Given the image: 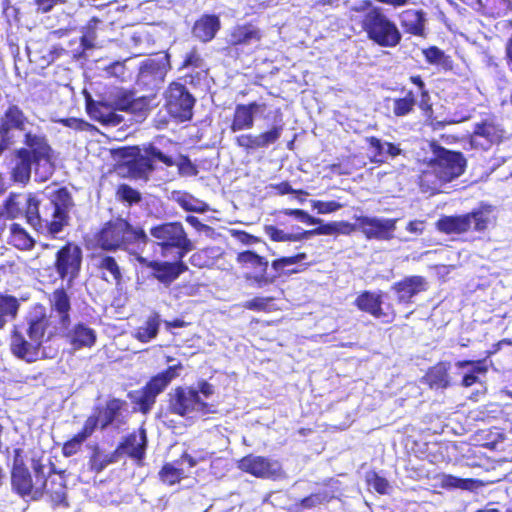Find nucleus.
I'll list each match as a JSON object with an SVG mask.
<instances>
[{"label": "nucleus", "mask_w": 512, "mask_h": 512, "mask_svg": "<svg viewBox=\"0 0 512 512\" xmlns=\"http://www.w3.org/2000/svg\"><path fill=\"white\" fill-rule=\"evenodd\" d=\"M183 65H184V67H188V66L200 67L201 58H200L199 54L195 51H192L191 53H189L186 56Z\"/></svg>", "instance_id": "0e129e2a"}, {"label": "nucleus", "mask_w": 512, "mask_h": 512, "mask_svg": "<svg viewBox=\"0 0 512 512\" xmlns=\"http://www.w3.org/2000/svg\"><path fill=\"white\" fill-rule=\"evenodd\" d=\"M52 313L59 318L60 329L67 330L70 324V298L64 289H56L50 296Z\"/></svg>", "instance_id": "5701e85b"}, {"label": "nucleus", "mask_w": 512, "mask_h": 512, "mask_svg": "<svg viewBox=\"0 0 512 512\" xmlns=\"http://www.w3.org/2000/svg\"><path fill=\"white\" fill-rule=\"evenodd\" d=\"M261 37V32L256 26L245 24L231 28L226 41L232 46H248L258 43Z\"/></svg>", "instance_id": "412c9836"}, {"label": "nucleus", "mask_w": 512, "mask_h": 512, "mask_svg": "<svg viewBox=\"0 0 512 512\" xmlns=\"http://www.w3.org/2000/svg\"><path fill=\"white\" fill-rule=\"evenodd\" d=\"M283 214L287 216H293L301 222H307L309 224L315 225L321 223V219L314 218L306 213L304 210L300 209H284L282 211Z\"/></svg>", "instance_id": "49530a36"}, {"label": "nucleus", "mask_w": 512, "mask_h": 512, "mask_svg": "<svg viewBox=\"0 0 512 512\" xmlns=\"http://www.w3.org/2000/svg\"><path fill=\"white\" fill-rule=\"evenodd\" d=\"M449 363H439L432 367L427 373V379L431 387L446 388L449 386L448 379Z\"/></svg>", "instance_id": "4c0bfd02"}, {"label": "nucleus", "mask_w": 512, "mask_h": 512, "mask_svg": "<svg viewBox=\"0 0 512 512\" xmlns=\"http://www.w3.org/2000/svg\"><path fill=\"white\" fill-rule=\"evenodd\" d=\"M117 196L129 204L137 203L141 199L140 193L128 185H121L117 190Z\"/></svg>", "instance_id": "a18cd8bd"}, {"label": "nucleus", "mask_w": 512, "mask_h": 512, "mask_svg": "<svg viewBox=\"0 0 512 512\" xmlns=\"http://www.w3.org/2000/svg\"><path fill=\"white\" fill-rule=\"evenodd\" d=\"M73 206L72 196L66 188L46 189L41 199L33 194L11 193L5 201L8 217L25 214L28 223L36 230L54 237L68 225Z\"/></svg>", "instance_id": "f257e3e1"}, {"label": "nucleus", "mask_w": 512, "mask_h": 512, "mask_svg": "<svg viewBox=\"0 0 512 512\" xmlns=\"http://www.w3.org/2000/svg\"><path fill=\"white\" fill-rule=\"evenodd\" d=\"M58 122L74 130H85L90 126L87 122L77 118L60 119Z\"/></svg>", "instance_id": "052dcab7"}, {"label": "nucleus", "mask_w": 512, "mask_h": 512, "mask_svg": "<svg viewBox=\"0 0 512 512\" xmlns=\"http://www.w3.org/2000/svg\"><path fill=\"white\" fill-rule=\"evenodd\" d=\"M393 289L400 302H409L414 295L425 289V281L420 276H412L396 283Z\"/></svg>", "instance_id": "c756f323"}, {"label": "nucleus", "mask_w": 512, "mask_h": 512, "mask_svg": "<svg viewBox=\"0 0 512 512\" xmlns=\"http://www.w3.org/2000/svg\"><path fill=\"white\" fill-rule=\"evenodd\" d=\"M306 258L307 255L305 253H299L295 256L282 257L280 259L274 260L272 262V268L276 272L274 275H269L267 273L268 261L252 251L239 253L237 256V261L243 265H247L248 267L255 269V273L253 275H248L246 277L248 280H252L258 287H265L269 284H272L286 267L297 264Z\"/></svg>", "instance_id": "6e6552de"}, {"label": "nucleus", "mask_w": 512, "mask_h": 512, "mask_svg": "<svg viewBox=\"0 0 512 512\" xmlns=\"http://www.w3.org/2000/svg\"><path fill=\"white\" fill-rule=\"evenodd\" d=\"M8 243L19 250H31L35 240L22 225L12 223L9 226Z\"/></svg>", "instance_id": "473e14b6"}, {"label": "nucleus", "mask_w": 512, "mask_h": 512, "mask_svg": "<svg viewBox=\"0 0 512 512\" xmlns=\"http://www.w3.org/2000/svg\"><path fill=\"white\" fill-rule=\"evenodd\" d=\"M35 472V480L29 470L21 463L15 461L12 473L11 484L13 489L21 496L30 494L33 490L36 493H41L47 489V479L45 474V467L36 462L33 465Z\"/></svg>", "instance_id": "f8f14e48"}, {"label": "nucleus", "mask_w": 512, "mask_h": 512, "mask_svg": "<svg viewBox=\"0 0 512 512\" xmlns=\"http://www.w3.org/2000/svg\"><path fill=\"white\" fill-rule=\"evenodd\" d=\"M415 103V96L412 91H409L403 98L394 99L393 113L399 117L406 116L413 110Z\"/></svg>", "instance_id": "a19ab883"}, {"label": "nucleus", "mask_w": 512, "mask_h": 512, "mask_svg": "<svg viewBox=\"0 0 512 512\" xmlns=\"http://www.w3.org/2000/svg\"><path fill=\"white\" fill-rule=\"evenodd\" d=\"M198 394L200 393L204 398H209L213 393V386L207 382H201L198 386Z\"/></svg>", "instance_id": "774afa93"}, {"label": "nucleus", "mask_w": 512, "mask_h": 512, "mask_svg": "<svg viewBox=\"0 0 512 512\" xmlns=\"http://www.w3.org/2000/svg\"><path fill=\"white\" fill-rule=\"evenodd\" d=\"M145 153H146L145 157H149L150 159L156 158L159 161L166 164L167 166L175 165V162L173 161V159L171 157L166 156L158 148H156L154 146H149L147 149H145Z\"/></svg>", "instance_id": "603ef678"}, {"label": "nucleus", "mask_w": 512, "mask_h": 512, "mask_svg": "<svg viewBox=\"0 0 512 512\" xmlns=\"http://www.w3.org/2000/svg\"><path fill=\"white\" fill-rule=\"evenodd\" d=\"M265 234L270 237L271 240L276 242H287V241H301L303 240L302 232L296 234L286 233L283 230L273 226L266 225L264 227Z\"/></svg>", "instance_id": "79ce46f5"}, {"label": "nucleus", "mask_w": 512, "mask_h": 512, "mask_svg": "<svg viewBox=\"0 0 512 512\" xmlns=\"http://www.w3.org/2000/svg\"><path fill=\"white\" fill-rule=\"evenodd\" d=\"M396 219L363 216L357 219L358 229L367 239L391 240L396 230Z\"/></svg>", "instance_id": "f3484780"}, {"label": "nucleus", "mask_w": 512, "mask_h": 512, "mask_svg": "<svg viewBox=\"0 0 512 512\" xmlns=\"http://www.w3.org/2000/svg\"><path fill=\"white\" fill-rule=\"evenodd\" d=\"M166 108L169 114L181 121L192 117L195 99L187 88L179 83H172L165 92Z\"/></svg>", "instance_id": "2eb2a0df"}, {"label": "nucleus", "mask_w": 512, "mask_h": 512, "mask_svg": "<svg viewBox=\"0 0 512 512\" xmlns=\"http://www.w3.org/2000/svg\"><path fill=\"white\" fill-rule=\"evenodd\" d=\"M274 189H276L280 194H288V193H295L300 195H308L307 192L303 190H295L291 187V185L288 182H282L276 185H272Z\"/></svg>", "instance_id": "e2e57ef3"}, {"label": "nucleus", "mask_w": 512, "mask_h": 512, "mask_svg": "<svg viewBox=\"0 0 512 512\" xmlns=\"http://www.w3.org/2000/svg\"><path fill=\"white\" fill-rule=\"evenodd\" d=\"M334 231H335L334 226L331 224H327V225H323V226L318 227L313 230L303 231L302 237L304 240V239L309 238L312 235H330V234L334 233Z\"/></svg>", "instance_id": "bf43d9fd"}, {"label": "nucleus", "mask_w": 512, "mask_h": 512, "mask_svg": "<svg viewBox=\"0 0 512 512\" xmlns=\"http://www.w3.org/2000/svg\"><path fill=\"white\" fill-rule=\"evenodd\" d=\"M261 105L256 102L248 105L239 104L234 111L233 122L231 124L232 132L251 129L254 125V115Z\"/></svg>", "instance_id": "b1692460"}, {"label": "nucleus", "mask_w": 512, "mask_h": 512, "mask_svg": "<svg viewBox=\"0 0 512 512\" xmlns=\"http://www.w3.org/2000/svg\"><path fill=\"white\" fill-rule=\"evenodd\" d=\"M426 60L430 64H441L444 60V53L437 47H430L423 51Z\"/></svg>", "instance_id": "6e6d98bb"}, {"label": "nucleus", "mask_w": 512, "mask_h": 512, "mask_svg": "<svg viewBox=\"0 0 512 512\" xmlns=\"http://www.w3.org/2000/svg\"><path fill=\"white\" fill-rule=\"evenodd\" d=\"M369 485L381 494L388 493L390 488L389 482L376 474H373L372 478L368 479Z\"/></svg>", "instance_id": "5fc2aeb1"}, {"label": "nucleus", "mask_w": 512, "mask_h": 512, "mask_svg": "<svg viewBox=\"0 0 512 512\" xmlns=\"http://www.w3.org/2000/svg\"><path fill=\"white\" fill-rule=\"evenodd\" d=\"M220 29V20L215 15H203L193 26L194 37L202 42L211 41Z\"/></svg>", "instance_id": "bb28decb"}, {"label": "nucleus", "mask_w": 512, "mask_h": 512, "mask_svg": "<svg viewBox=\"0 0 512 512\" xmlns=\"http://www.w3.org/2000/svg\"><path fill=\"white\" fill-rule=\"evenodd\" d=\"M312 206L320 214H327V213L335 212L342 207V205L340 203L335 202V201L324 202V201H319V200H313Z\"/></svg>", "instance_id": "8fccbe9b"}, {"label": "nucleus", "mask_w": 512, "mask_h": 512, "mask_svg": "<svg viewBox=\"0 0 512 512\" xmlns=\"http://www.w3.org/2000/svg\"><path fill=\"white\" fill-rule=\"evenodd\" d=\"M180 368L181 365L170 366L147 383L138 401L139 408L143 413L150 411L155 403L156 396L167 387L172 379L178 376L177 370Z\"/></svg>", "instance_id": "dca6fc26"}, {"label": "nucleus", "mask_w": 512, "mask_h": 512, "mask_svg": "<svg viewBox=\"0 0 512 512\" xmlns=\"http://www.w3.org/2000/svg\"><path fill=\"white\" fill-rule=\"evenodd\" d=\"M147 445V436L145 429L141 428L139 433H133L128 436L123 444L119 447L124 453L130 457L141 460L144 457Z\"/></svg>", "instance_id": "cd10ccee"}, {"label": "nucleus", "mask_w": 512, "mask_h": 512, "mask_svg": "<svg viewBox=\"0 0 512 512\" xmlns=\"http://www.w3.org/2000/svg\"><path fill=\"white\" fill-rule=\"evenodd\" d=\"M92 264L100 273L103 280L108 283L119 284L122 279L121 269L112 256L105 254H95L92 257Z\"/></svg>", "instance_id": "4be33fe9"}, {"label": "nucleus", "mask_w": 512, "mask_h": 512, "mask_svg": "<svg viewBox=\"0 0 512 512\" xmlns=\"http://www.w3.org/2000/svg\"><path fill=\"white\" fill-rule=\"evenodd\" d=\"M424 227H425V223L424 221H421V220H414V221H410L407 225V230L410 232V233H413V234H416V235H419V234H422L423 230H424Z\"/></svg>", "instance_id": "69168bd1"}, {"label": "nucleus", "mask_w": 512, "mask_h": 512, "mask_svg": "<svg viewBox=\"0 0 512 512\" xmlns=\"http://www.w3.org/2000/svg\"><path fill=\"white\" fill-rule=\"evenodd\" d=\"M174 260V262L151 261L147 266L154 271L156 279L164 284H170L188 269L182 260Z\"/></svg>", "instance_id": "aec40b11"}, {"label": "nucleus", "mask_w": 512, "mask_h": 512, "mask_svg": "<svg viewBox=\"0 0 512 512\" xmlns=\"http://www.w3.org/2000/svg\"><path fill=\"white\" fill-rule=\"evenodd\" d=\"M19 305L15 297L0 293V330L4 329L8 322L16 318Z\"/></svg>", "instance_id": "f704fd0d"}, {"label": "nucleus", "mask_w": 512, "mask_h": 512, "mask_svg": "<svg viewBox=\"0 0 512 512\" xmlns=\"http://www.w3.org/2000/svg\"><path fill=\"white\" fill-rule=\"evenodd\" d=\"M283 132L282 125H275L270 130L257 135L259 148H266L276 143Z\"/></svg>", "instance_id": "37998d69"}, {"label": "nucleus", "mask_w": 512, "mask_h": 512, "mask_svg": "<svg viewBox=\"0 0 512 512\" xmlns=\"http://www.w3.org/2000/svg\"><path fill=\"white\" fill-rule=\"evenodd\" d=\"M47 329L48 319L44 315L30 317L25 328L15 327L10 338L12 354L28 363L37 361L41 355L44 337L47 334V338H50L52 334Z\"/></svg>", "instance_id": "39448f33"}, {"label": "nucleus", "mask_w": 512, "mask_h": 512, "mask_svg": "<svg viewBox=\"0 0 512 512\" xmlns=\"http://www.w3.org/2000/svg\"><path fill=\"white\" fill-rule=\"evenodd\" d=\"M117 461L118 450L114 451L113 453H104L99 449L98 446H94L92 455L89 459V468L95 473H100L109 464L115 463Z\"/></svg>", "instance_id": "c9c22d12"}, {"label": "nucleus", "mask_w": 512, "mask_h": 512, "mask_svg": "<svg viewBox=\"0 0 512 512\" xmlns=\"http://www.w3.org/2000/svg\"><path fill=\"white\" fill-rule=\"evenodd\" d=\"M183 475L181 469H177L171 464H166L160 471V478L163 482L173 485L178 482Z\"/></svg>", "instance_id": "c03bdc74"}, {"label": "nucleus", "mask_w": 512, "mask_h": 512, "mask_svg": "<svg viewBox=\"0 0 512 512\" xmlns=\"http://www.w3.org/2000/svg\"><path fill=\"white\" fill-rule=\"evenodd\" d=\"M147 102L143 98H134V94L118 90L110 96L107 102H94L87 99L89 115L104 125L117 126L124 119L117 111L129 112L138 117L145 116Z\"/></svg>", "instance_id": "20e7f679"}, {"label": "nucleus", "mask_w": 512, "mask_h": 512, "mask_svg": "<svg viewBox=\"0 0 512 512\" xmlns=\"http://www.w3.org/2000/svg\"><path fill=\"white\" fill-rule=\"evenodd\" d=\"M172 412L180 416H190L192 413L207 414L213 412L211 405L206 403L196 389L178 387L171 397Z\"/></svg>", "instance_id": "4468645a"}, {"label": "nucleus", "mask_w": 512, "mask_h": 512, "mask_svg": "<svg viewBox=\"0 0 512 512\" xmlns=\"http://www.w3.org/2000/svg\"><path fill=\"white\" fill-rule=\"evenodd\" d=\"M147 234L133 228L126 220L117 219L107 223L98 235V245L104 250H127L134 244H147Z\"/></svg>", "instance_id": "0eeeda50"}, {"label": "nucleus", "mask_w": 512, "mask_h": 512, "mask_svg": "<svg viewBox=\"0 0 512 512\" xmlns=\"http://www.w3.org/2000/svg\"><path fill=\"white\" fill-rule=\"evenodd\" d=\"M15 158L12 178L17 183L29 182L32 166L35 177L40 182L46 181L54 173L53 149L50 144L20 147L15 151Z\"/></svg>", "instance_id": "7ed1b4c3"}, {"label": "nucleus", "mask_w": 512, "mask_h": 512, "mask_svg": "<svg viewBox=\"0 0 512 512\" xmlns=\"http://www.w3.org/2000/svg\"><path fill=\"white\" fill-rule=\"evenodd\" d=\"M84 441L85 439H82V437L79 434L75 435L71 440L67 441L64 444L62 449L63 455L66 457H70L76 454L80 450Z\"/></svg>", "instance_id": "de8ad7c7"}, {"label": "nucleus", "mask_w": 512, "mask_h": 512, "mask_svg": "<svg viewBox=\"0 0 512 512\" xmlns=\"http://www.w3.org/2000/svg\"><path fill=\"white\" fill-rule=\"evenodd\" d=\"M99 419L96 416H90L84 423L83 429L78 434L82 437V439H87L90 437L95 431L98 425Z\"/></svg>", "instance_id": "4d7b16f0"}, {"label": "nucleus", "mask_w": 512, "mask_h": 512, "mask_svg": "<svg viewBox=\"0 0 512 512\" xmlns=\"http://www.w3.org/2000/svg\"><path fill=\"white\" fill-rule=\"evenodd\" d=\"M20 141L23 146L49 144L43 128L16 104H10L0 117V155Z\"/></svg>", "instance_id": "f03ea898"}, {"label": "nucleus", "mask_w": 512, "mask_h": 512, "mask_svg": "<svg viewBox=\"0 0 512 512\" xmlns=\"http://www.w3.org/2000/svg\"><path fill=\"white\" fill-rule=\"evenodd\" d=\"M150 236L164 258L182 260L188 252L194 249L181 222H166L153 226L150 229Z\"/></svg>", "instance_id": "423d86ee"}, {"label": "nucleus", "mask_w": 512, "mask_h": 512, "mask_svg": "<svg viewBox=\"0 0 512 512\" xmlns=\"http://www.w3.org/2000/svg\"><path fill=\"white\" fill-rule=\"evenodd\" d=\"M466 166V161L461 153L443 150L432 164V171L425 172L423 181H430L434 176L441 185L459 177Z\"/></svg>", "instance_id": "9b49d317"}, {"label": "nucleus", "mask_w": 512, "mask_h": 512, "mask_svg": "<svg viewBox=\"0 0 512 512\" xmlns=\"http://www.w3.org/2000/svg\"><path fill=\"white\" fill-rule=\"evenodd\" d=\"M135 169L138 170L140 177H146L154 170L152 160L149 157L141 156L135 161Z\"/></svg>", "instance_id": "3c124183"}, {"label": "nucleus", "mask_w": 512, "mask_h": 512, "mask_svg": "<svg viewBox=\"0 0 512 512\" xmlns=\"http://www.w3.org/2000/svg\"><path fill=\"white\" fill-rule=\"evenodd\" d=\"M490 222V211L475 210L459 216H446L438 220L437 228L446 234H461L467 232L473 225L476 231H483Z\"/></svg>", "instance_id": "9d476101"}, {"label": "nucleus", "mask_w": 512, "mask_h": 512, "mask_svg": "<svg viewBox=\"0 0 512 512\" xmlns=\"http://www.w3.org/2000/svg\"><path fill=\"white\" fill-rule=\"evenodd\" d=\"M370 148L373 150L371 162L376 164L384 163L388 156L396 157L401 153V149L389 142L381 141L376 137L367 138Z\"/></svg>", "instance_id": "c85d7f7f"}, {"label": "nucleus", "mask_w": 512, "mask_h": 512, "mask_svg": "<svg viewBox=\"0 0 512 512\" xmlns=\"http://www.w3.org/2000/svg\"><path fill=\"white\" fill-rule=\"evenodd\" d=\"M171 199L188 212L204 213L208 210V205L204 201L187 192L173 191Z\"/></svg>", "instance_id": "72a5a7b5"}, {"label": "nucleus", "mask_w": 512, "mask_h": 512, "mask_svg": "<svg viewBox=\"0 0 512 512\" xmlns=\"http://www.w3.org/2000/svg\"><path fill=\"white\" fill-rule=\"evenodd\" d=\"M476 134L486 137L489 141L493 142L496 139L495 128L490 124H482L476 129Z\"/></svg>", "instance_id": "680f3d73"}, {"label": "nucleus", "mask_w": 512, "mask_h": 512, "mask_svg": "<svg viewBox=\"0 0 512 512\" xmlns=\"http://www.w3.org/2000/svg\"><path fill=\"white\" fill-rule=\"evenodd\" d=\"M440 486L444 489L472 490L477 483L473 479H462L450 474L439 476Z\"/></svg>", "instance_id": "58836bf2"}, {"label": "nucleus", "mask_w": 512, "mask_h": 512, "mask_svg": "<svg viewBox=\"0 0 512 512\" xmlns=\"http://www.w3.org/2000/svg\"><path fill=\"white\" fill-rule=\"evenodd\" d=\"M66 337L75 349L92 347L96 342L95 331L85 324L79 323L68 330Z\"/></svg>", "instance_id": "a878e982"}, {"label": "nucleus", "mask_w": 512, "mask_h": 512, "mask_svg": "<svg viewBox=\"0 0 512 512\" xmlns=\"http://www.w3.org/2000/svg\"><path fill=\"white\" fill-rule=\"evenodd\" d=\"M363 27L368 37L382 47H395L401 40L396 25L375 9L367 12Z\"/></svg>", "instance_id": "1a4fd4ad"}, {"label": "nucleus", "mask_w": 512, "mask_h": 512, "mask_svg": "<svg viewBox=\"0 0 512 512\" xmlns=\"http://www.w3.org/2000/svg\"><path fill=\"white\" fill-rule=\"evenodd\" d=\"M82 258V249L74 243H67L56 253L55 270L59 277L67 282L68 287H71L79 276Z\"/></svg>", "instance_id": "ddd939ff"}, {"label": "nucleus", "mask_w": 512, "mask_h": 512, "mask_svg": "<svg viewBox=\"0 0 512 512\" xmlns=\"http://www.w3.org/2000/svg\"><path fill=\"white\" fill-rule=\"evenodd\" d=\"M271 300L272 298L268 297H256L252 300L246 301L243 307L250 310L263 311L266 310Z\"/></svg>", "instance_id": "864d4df0"}, {"label": "nucleus", "mask_w": 512, "mask_h": 512, "mask_svg": "<svg viewBox=\"0 0 512 512\" xmlns=\"http://www.w3.org/2000/svg\"><path fill=\"white\" fill-rule=\"evenodd\" d=\"M67 0H35L37 9L41 13L50 12L54 6L59 4H65Z\"/></svg>", "instance_id": "13d9d810"}, {"label": "nucleus", "mask_w": 512, "mask_h": 512, "mask_svg": "<svg viewBox=\"0 0 512 512\" xmlns=\"http://www.w3.org/2000/svg\"><path fill=\"white\" fill-rule=\"evenodd\" d=\"M357 307L376 318H388L389 314L382 308L381 296L371 292H364L356 299Z\"/></svg>", "instance_id": "2f4dec72"}, {"label": "nucleus", "mask_w": 512, "mask_h": 512, "mask_svg": "<svg viewBox=\"0 0 512 512\" xmlns=\"http://www.w3.org/2000/svg\"><path fill=\"white\" fill-rule=\"evenodd\" d=\"M236 144L246 150L260 149L258 146L257 135L242 134L236 137Z\"/></svg>", "instance_id": "09e8293b"}, {"label": "nucleus", "mask_w": 512, "mask_h": 512, "mask_svg": "<svg viewBox=\"0 0 512 512\" xmlns=\"http://www.w3.org/2000/svg\"><path fill=\"white\" fill-rule=\"evenodd\" d=\"M161 325V318L158 313L150 314L142 325L134 329L132 337L142 343H148L158 335Z\"/></svg>", "instance_id": "7c9ffc66"}, {"label": "nucleus", "mask_w": 512, "mask_h": 512, "mask_svg": "<svg viewBox=\"0 0 512 512\" xmlns=\"http://www.w3.org/2000/svg\"><path fill=\"white\" fill-rule=\"evenodd\" d=\"M402 23L407 31L414 35H421L424 30V17L422 12L407 11L402 17Z\"/></svg>", "instance_id": "ea45409f"}, {"label": "nucleus", "mask_w": 512, "mask_h": 512, "mask_svg": "<svg viewBox=\"0 0 512 512\" xmlns=\"http://www.w3.org/2000/svg\"><path fill=\"white\" fill-rule=\"evenodd\" d=\"M124 405V402L119 399H112L107 402L106 408L101 418V428L104 429L108 425L115 424L119 427L123 424V420L120 419V411Z\"/></svg>", "instance_id": "e433bc0d"}, {"label": "nucleus", "mask_w": 512, "mask_h": 512, "mask_svg": "<svg viewBox=\"0 0 512 512\" xmlns=\"http://www.w3.org/2000/svg\"><path fill=\"white\" fill-rule=\"evenodd\" d=\"M456 367L466 371L463 374L462 386L470 387L480 382V377L484 376L488 371L485 360H463L456 362Z\"/></svg>", "instance_id": "393cba45"}, {"label": "nucleus", "mask_w": 512, "mask_h": 512, "mask_svg": "<svg viewBox=\"0 0 512 512\" xmlns=\"http://www.w3.org/2000/svg\"><path fill=\"white\" fill-rule=\"evenodd\" d=\"M107 72L115 77H122L125 73V67L120 62H115L107 68Z\"/></svg>", "instance_id": "338daca9"}, {"label": "nucleus", "mask_w": 512, "mask_h": 512, "mask_svg": "<svg viewBox=\"0 0 512 512\" xmlns=\"http://www.w3.org/2000/svg\"><path fill=\"white\" fill-rule=\"evenodd\" d=\"M168 60L166 57L160 59H147L139 69L137 81L149 88H156L164 81L167 74Z\"/></svg>", "instance_id": "a211bd4d"}, {"label": "nucleus", "mask_w": 512, "mask_h": 512, "mask_svg": "<svg viewBox=\"0 0 512 512\" xmlns=\"http://www.w3.org/2000/svg\"><path fill=\"white\" fill-rule=\"evenodd\" d=\"M239 468L261 478L276 477L281 471V466L277 461L255 455H248L242 458L239 462Z\"/></svg>", "instance_id": "6ab92c4d"}]
</instances>
